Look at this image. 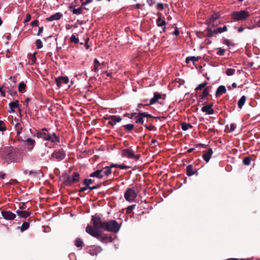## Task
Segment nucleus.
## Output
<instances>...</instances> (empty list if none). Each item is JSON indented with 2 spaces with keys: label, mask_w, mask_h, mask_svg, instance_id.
<instances>
[{
  "label": "nucleus",
  "mask_w": 260,
  "mask_h": 260,
  "mask_svg": "<svg viewBox=\"0 0 260 260\" xmlns=\"http://www.w3.org/2000/svg\"><path fill=\"white\" fill-rule=\"evenodd\" d=\"M91 221L93 226L87 225L86 232L103 243L107 242L109 238L100 231L101 229L105 231L117 233L120 229L116 221L111 220L108 221H103L101 217L96 215L92 216Z\"/></svg>",
  "instance_id": "nucleus-1"
},
{
  "label": "nucleus",
  "mask_w": 260,
  "mask_h": 260,
  "mask_svg": "<svg viewBox=\"0 0 260 260\" xmlns=\"http://www.w3.org/2000/svg\"><path fill=\"white\" fill-rule=\"evenodd\" d=\"M2 158L8 164L19 162L22 160V155L13 148H8L3 152Z\"/></svg>",
  "instance_id": "nucleus-2"
},
{
  "label": "nucleus",
  "mask_w": 260,
  "mask_h": 260,
  "mask_svg": "<svg viewBox=\"0 0 260 260\" xmlns=\"http://www.w3.org/2000/svg\"><path fill=\"white\" fill-rule=\"evenodd\" d=\"M37 137L44 141H48L52 143L59 142V138L54 133H49L46 128H43L38 132Z\"/></svg>",
  "instance_id": "nucleus-3"
},
{
  "label": "nucleus",
  "mask_w": 260,
  "mask_h": 260,
  "mask_svg": "<svg viewBox=\"0 0 260 260\" xmlns=\"http://www.w3.org/2000/svg\"><path fill=\"white\" fill-rule=\"evenodd\" d=\"M250 14L247 10L235 11L231 13V17L234 21H243L247 19Z\"/></svg>",
  "instance_id": "nucleus-4"
},
{
  "label": "nucleus",
  "mask_w": 260,
  "mask_h": 260,
  "mask_svg": "<svg viewBox=\"0 0 260 260\" xmlns=\"http://www.w3.org/2000/svg\"><path fill=\"white\" fill-rule=\"evenodd\" d=\"M125 200L129 203L135 201L137 197V192L133 188H128L124 194Z\"/></svg>",
  "instance_id": "nucleus-5"
},
{
  "label": "nucleus",
  "mask_w": 260,
  "mask_h": 260,
  "mask_svg": "<svg viewBox=\"0 0 260 260\" xmlns=\"http://www.w3.org/2000/svg\"><path fill=\"white\" fill-rule=\"evenodd\" d=\"M121 155L128 158H133L138 160L140 158L139 154H135V152L131 148L125 149L122 150Z\"/></svg>",
  "instance_id": "nucleus-6"
},
{
  "label": "nucleus",
  "mask_w": 260,
  "mask_h": 260,
  "mask_svg": "<svg viewBox=\"0 0 260 260\" xmlns=\"http://www.w3.org/2000/svg\"><path fill=\"white\" fill-rule=\"evenodd\" d=\"M66 156L64 151L62 149L55 150L51 155V159L53 160L60 161Z\"/></svg>",
  "instance_id": "nucleus-7"
},
{
  "label": "nucleus",
  "mask_w": 260,
  "mask_h": 260,
  "mask_svg": "<svg viewBox=\"0 0 260 260\" xmlns=\"http://www.w3.org/2000/svg\"><path fill=\"white\" fill-rule=\"evenodd\" d=\"M1 214L3 218L6 220H12L14 219L16 217L15 214L11 211H2Z\"/></svg>",
  "instance_id": "nucleus-8"
},
{
  "label": "nucleus",
  "mask_w": 260,
  "mask_h": 260,
  "mask_svg": "<svg viewBox=\"0 0 260 260\" xmlns=\"http://www.w3.org/2000/svg\"><path fill=\"white\" fill-rule=\"evenodd\" d=\"M55 82L57 86L60 87L64 84H67L69 79L67 77H59L55 79Z\"/></svg>",
  "instance_id": "nucleus-9"
},
{
  "label": "nucleus",
  "mask_w": 260,
  "mask_h": 260,
  "mask_svg": "<svg viewBox=\"0 0 260 260\" xmlns=\"http://www.w3.org/2000/svg\"><path fill=\"white\" fill-rule=\"evenodd\" d=\"M212 106L213 105L212 104L205 105L202 107V111L207 115L213 114L214 110L212 108Z\"/></svg>",
  "instance_id": "nucleus-10"
},
{
  "label": "nucleus",
  "mask_w": 260,
  "mask_h": 260,
  "mask_svg": "<svg viewBox=\"0 0 260 260\" xmlns=\"http://www.w3.org/2000/svg\"><path fill=\"white\" fill-rule=\"evenodd\" d=\"M102 250V249L100 246L92 247L89 249L88 253L91 255L94 256L101 252Z\"/></svg>",
  "instance_id": "nucleus-11"
},
{
  "label": "nucleus",
  "mask_w": 260,
  "mask_h": 260,
  "mask_svg": "<svg viewBox=\"0 0 260 260\" xmlns=\"http://www.w3.org/2000/svg\"><path fill=\"white\" fill-rule=\"evenodd\" d=\"M22 141L26 143L27 148L28 150H31L33 149L36 144V142L34 139L28 138L26 140Z\"/></svg>",
  "instance_id": "nucleus-12"
},
{
  "label": "nucleus",
  "mask_w": 260,
  "mask_h": 260,
  "mask_svg": "<svg viewBox=\"0 0 260 260\" xmlns=\"http://www.w3.org/2000/svg\"><path fill=\"white\" fill-rule=\"evenodd\" d=\"M213 154V150L211 148H209L207 151L205 152L203 155V158L204 160L208 162L211 157Z\"/></svg>",
  "instance_id": "nucleus-13"
},
{
  "label": "nucleus",
  "mask_w": 260,
  "mask_h": 260,
  "mask_svg": "<svg viewBox=\"0 0 260 260\" xmlns=\"http://www.w3.org/2000/svg\"><path fill=\"white\" fill-rule=\"evenodd\" d=\"M79 179V174L78 173H74L72 176L68 177V181L70 183L77 182Z\"/></svg>",
  "instance_id": "nucleus-14"
},
{
  "label": "nucleus",
  "mask_w": 260,
  "mask_h": 260,
  "mask_svg": "<svg viewBox=\"0 0 260 260\" xmlns=\"http://www.w3.org/2000/svg\"><path fill=\"white\" fill-rule=\"evenodd\" d=\"M62 14L61 13H60V12L56 13L55 14L51 15V16L47 17L46 18V20L48 21L57 20L60 19L61 18V17H62Z\"/></svg>",
  "instance_id": "nucleus-15"
},
{
  "label": "nucleus",
  "mask_w": 260,
  "mask_h": 260,
  "mask_svg": "<svg viewBox=\"0 0 260 260\" xmlns=\"http://www.w3.org/2000/svg\"><path fill=\"white\" fill-rule=\"evenodd\" d=\"M103 170H98L93 173H92L90 175V177H96L98 178H102L104 177V175L103 174Z\"/></svg>",
  "instance_id": "nucleus-16"
},
{
  "label": "nucleus",
  "mask_w": 260,
  "mask_h": 260,
  "mask_svg": "<svg viewBox=\"0 0 260 260\" xmlns=\"http://www.w3.org/2000/svg\"><path fill=\"white\" fill-rule=\"evenodd\" d=\"M14 127L17 132V135H20L23 129V124L17 122L15 124Z\"/></svg>",
  "instance_id": "nucleus-17"
},
{
  "label": "nucleus",
  "mask_w": 260,
  "mask_h": 260,
  "mask_svg": "<svg viewBox=\"0 0 260 260\" xmlns=\"http://www.w3.org/2000/svg\"><path fill=\"white\" fill-rule=\"evenodd\" d=\"M157 25L159 27H163L162 31L164 32L166 30V21L162 19L160 17H159L156 21Z\"/></svg>",
  "instance_id": "nucleus-18"
},
{
  "label": "nucleus",
  "mask_w": 260,
  "mask_h": 260,
  "mask_svg": "<svg viewBox=\"0 0 260 260\" xmlns=\"http://www.w3.org/2000/svg\"><path fill=\"white\" fill-rule=\"evenodd\" d=\"M16 213L20 217L26 218L30 215V213L27 211H20L17 210Z\"/></svg>",
  "instance_id": "nucleus-19"
},
{
  "label": "nucleus",
  "mask_w": 260,
  "mask_h": 260,
  "mask_svg": "<svg viewBox=\"0 0 260 260\" xmlns=\"http://www.w3.org/2000/svg\"><path fill=\"white\" fill-rule=\"evenodd\" d=\"M228 31V28L226 25H224L223 27H220L217 28L216 29H214L213 31V34H221L223 32H225Z\"/></svg>",
  "instance_id": "nucleus-20"
},
{
  "label": "nucleus",
  "mask_w": 260,
  "mask_h": 260,
  "mask_svg": "<svg viewBox=\"0 0 260 260\" xmlns=\"http://www.w3.org/2000/svg\"><path fill=\"white\" fill-rule=\"evenodd\" d=\"M161 98V95L157 92H155L154 93L153 98H152L150 100V105H152L155 103H156L159 99Z\"/></svg>",
  "instance_id": "nucleus-21"
},
{
  "label": "nucleus",
  "mask_w": 260,
  "mask_h": 260,
  "mask_svg": "<svg viewBox=\"0 0 260 260\" xmlns=\"http://www.w3.org/2000/svg\"><path fill=\"white\" fill-rule=\"evenodd\" d=\"M102 170H103V174L104 175V176H108L109 175H110L112 172V168L111 167H110V166H106L105 168H104Z\"/></svg>",
  "instance_id": "nucleus-22"
},
{
  "label": "nucleus",
  "mask_w": 260,
  "mask_h": 260,
  "mask_svg": "<svg viewBox=\"0 0 260 260\" xmlns=\"http://www.w3.org/2000/svg\"><path fill=\"white\" fill-rule=\"evenodd\" d=\"M37 52H35L33 54H28V61L30 63H35L36 61L37 58L36 54Z\"/></svg>",
  "instance_id": "nucleus-23"
},
{
  "label": "nucleus",
  "mask_w": 260,
  "mask_h": 260,
  "mask_svg": "<svg viewBox=\"0 0 260 260\" xmlns=\"http://www.w3.org/2000/svg\"><path fill=\"white\" fill-rule=\"evenodd\" d=\"M226 92V89L224 86L220 85L216 90L217 95H221Z\"/></svg>",
  "instance_id": "nucleus-24"
},
{
  "label": "nucleus",
  "mask_w": 260,
  "mask_h": 260,
  "mask_svg": "<svg viewBox=\"0 0 260 260\" xmlns=\"http://www.w3.org/2000/svg\"><path fill=\"white\" fill-rule=\"evenodd\" d=\"M246 101V97L244 95H243L238 102V107L240 109H242L243 105L245 104Z\"/></svg>",
  "instance_id": "nucleus-25"
},
{
  "label": "nucleus",
  "mask_w": 260,
  "mask_h": 260,
  "mask_svg": "<svg viewBox=\"0 0 260 260\" xmlns=\"http://www.w3.org/2000/svg\"><path fill=\"white\" fill-rule=\"evenodd\" d=\"M187 175L189 176L193 175L195 173V171L192 169L191 165H188L186 167Z\"/></svg>",
  "instance_id": "nucleus-26"
},
{
  "label": "nucleus",
  "mask_w": 260,
  "mask_h": 260,
  "mask_svg": "<svg viewBox=\"0 0 260 260\" xmlns=\"http://www.w3.org/2000/svg\"><path fill=\"white\" fill-rule=\"evenodd\" d=\"M26 87V85L24 82H21L18 85V91L20 92L23 93L25 91V89Z\"/></svg>",
  "instance_id": "nucleus-27"
},
{
  "label": "nucleus",
  "mask_w": 260,
  "mask_h": 260,
  "mask_svg": "<svg viewBox=\"0 0 260 260\" xmlns=\"http://www.w3.org/2000/svg\"><path fill=\"white\" fill-rule=\"evenodd\" d=\"M29 226V222H23L22 225H21V226L20 228V231L21 232H24V231H25L27 229H28Z\"/></svg>",
  "instance_id": "nucleus-28"
},
{
  "label": "nucleus",
  "mask_w": 260,
  "mask_h": 260,
  "mask_svg": "<svg viewBox=\"0 0 260 260\" xmlns=\"http://www.w3.org/2000/svg\"><path fill=\"white\" fill-rule=\"evenodd\" d=\"M83 10V8L82 7H80L78 8L74 9L72 10V13L74 14L80 15V14H82Z\"/></svg>",
  "instance_id": "nucleus-29"
},
{
  "label": "nucleus",
  "mask_w": 260,
  "mask_h": 260,
  "mask_svg": "<svg viewBox=\"0 0 260 260\" xmlns=\"http://www.w3.org/2000/svg\"><path fill=\"white\" fill-rule=\"evenodd\" d=\"M136 122L142 124L144 123L143 118L140 113L136 117Z\"/></svg>",
  "instance_id": "nucleus-30"
},
{
  "label": "nucleus",
  "mask_w": 260,
  "mask_h": 260,
  "mask_svg": "<svg viewBox=\"0 0 260 260\" xmlns=\"http://www.w3.org/2000/svg\"><path fill=\"white\" fill-rule=\"evenodd\" d=\"M108 119H112L114 120L116 123L119 122L121 121V118L119 116H110L108 117Z\"/></svg>",
  "instance_id": "nucleus-31"
},
{
  "label": "nucleus",
  "mask_w": 260,
  "mask_h": 260,
  "mask_svg": "<svg viewBox=\"0 0 260 260\" xmlns=\"http://www.w3.org/2000/svg\"><path fill=\"white\" fill-rule=\"evenodd\" d=\"M191 127H192L191 125L189 123H183L181 124V128H182V130H183L184 131L187 130L189 128H191Z\"/></svg>",
  "instance_id": "nucleus-32"
},
{
  "label": "nucleus",
  "mask_w": 260,
  "mask_h": 260,
  "mask_svg": "<svg viewBox=\"0 0 260 260\" xmlns=\"http://www.w3.org/2000/svg\"><path fill=\"white\" fill-rule=\"evenodd\" d=\"M198 59V57H196L195 56H190V57H187L186 58L185 61L187 63H188L190 61H192L193 62H194L197 61Z\"/></svg>",
  "instance_id": "nucleus-33"
},
{
  "label": "nucleus",
  "mask_w": 260,
  "mask_h": 260,
  "mask_svg": "<svg viewBox=\"0 0 260 260\" xmlns=\"http://www.w3.org/2000/svg\"><path fill=\"white\" fill-rule=\"evenodd\" d=\"M222 43L223 44H225V45H227L229 47L230 46H233L234 45V44L232 43V42L230 40H228L227 39H223L222 40Z\"/></svg>",
  "instance_id": "nucleus-34"
},
{
  "label": "nucleus",
  "mask_w": 260,
  "mask_h": 260,
  "mask_svg": "<svg viewBox=\"0 0 260 260\" xmlns=\"http://www.w3.org/2000/svg\"><path fill=\"white\" fill-rule=\"evenodd\" d=\"M9 106L10 108H15L18 107V101H15L10 103Z\"/></svg>",
  "instance_id": "nucleus-35"
},
{
  "label": "nucleus",
  "mask_w": 260,
  "mask_h": 260,
  "mask_svg": "<svg viewBox=\"0 0 260 260\" xmlns=\"http://www.w3.org/2000/svg\"><path fill=\"white\" fill-rule=\"evenodd\" d=\"M75 245L77 247H82L83 245V242L80 238H77L75 241Z\"/></svg>",
  "instance_id": "nucleus-36"
},
{
  "label": "nucleus",
  "mask_w": 260,
  "mask_h": 260,
  "mask_svg": "<svg viewBox=\"0 0 260 260\" xmlns=\"http://www.w3.org/2000/svg\"><path fill=\"white\" fill-rule=\"evenodd\" d=\"M70 41L72 43L77 44L79 42V40L78 38H77L75 35H73L70 37Z\"/></svg>",
  "instance_id": "nucleus-37"
},
{
  "label": "nucleus",
  "mask_w": 260,
  "mask_h": 260,
  "mask_svg": "<svg viewBox=\"0 0 260 260\" xmlns=\"http://www.w3.org/2000/svg\"><path fill=\"white\" fill-rule=\"evenodd\" d=\"M225 73L228 76H232L235 74V70L234 69H228Z\"/></svg>",
  "instance_id": "nucleus-38"
},
{
  "label": "nucleus",
  "mask_w": 260,
  "mask_h": 260,
  "mask_svg": "<svg viewBox=\"0 0 260 260\" xmlns=\"http://www.w3.org/2000/svg\"><path fill=\"white\" fill-rule=\"evenodd\" d=\"M209 93V90L208 87H205L204 89L203 90L202 94V98H204L205 97L207 96Z\"/></svg>",
  "instance_id": "nucleus-39"
},
{
  "label": "nucleus",
  "mask_w": 260,
  "mask_h": 260,
  "mask_svg": "<svg viewBox=\"0 0 260 260\" xmlns=\"http://www.w3.org/2000/svg\"><path fill=\"white\" fill-rule=\"evenodd\" d=\"M207 82H205L203 83H201V84H200L199 85H198V86L196 88L195 90H201L202 88H204L206 87V86L207 85Z\"/></svg>",
  "instance_id": "nucleus-40"
},
{
  "label": "nucleus",
  "mask_w": 260,
  "mask_h": 260,
  "mask_svg": "<svg viewBox=\"0 0 260 260\" xmlns=\"http://www.w3.org/2000/svg\"><path fill=\"white\" fill-rule=\"evenodd\" d=\"M36 44L37 46V48L39 49L42 48L43 46V43L40 39H38L36 40Z\"/></svg>",
  "instance_id": "nucleus-41"
},
{
  "label": "nucleus",
  "mask_w": 260,
  "mask_h": 260,
  "mask_svg": "<svg viewBox=\"0 0 260 260\" xmlns=\"http://www.w3.org/2000/svg\"><path fill=\"white\" fill-rule=\"evenodd\" d=\"M92 183V181L91 179H84V182H83V184L84 185H85L86 186H87V187H89V185L90 184H91Z\"/></svg>",
  "instance_id": "nucleus-42"
},
{
  "label": "nucleus",
  "mask_w": 260,
  "mask_h": 260,
  "mask_svg": "<svg viewBox=\"0 0 260 260\" xmlns=\"http://www.w3.org/2000/svg\"><path fill=\"white\" fill-rule=\"evenodd\" d=\"M218 51L217 52V54L219 56H222L224 55L225 53V50L223 49H222L221 48H219L218 49Z\"/></svg>",
  "instance_id": "nucleus-43"
},
{
  "label": "nucleus",
  "mask_w": 260,
  "mask_h": 260,
  "mask_svg": "<svg viewBox=\"0 0 260 260\" xmlns=\"http://www.w3.org/2000/svg\"><path fill=\"white\" fill-rule=\"evenodd\" d=\"M125 129L128 131H132L134 128V125L132 124H128L124 126Z\"/></svg>",
  "instance_id": "nucleus-44"
},
{
  "label": "nucleus",
  "mask_w": 260,
  "mask_h": 260,
  "mask_svg": "<svg viewBox=\"0 0 260 260\" xmlns=\"http://www.w3.org/2000/svg\"><path fill=\"white\" fill-rule=\"evenodd\" d=\"M6 128L5 126V123L4 121L0 120V131H6Z\"/></svg>",
  "instance_id": "nucleus-45"
},
{
  "label": "nucleus",
  "mask_w": 260,
  "mask_h": 260,
  "mask_svg": "<svg viewBox=\"0 0 260 260\" xmlns=\"http://www.w3.org/2000/svg\"><path fill=\"white\" fill-rule=\"evenodd\" d=\"M243 164L245 165H249L250 163V159L247 157H245L244 159H243Z\"/></svg>",
  "instance_id": "nucleus-46"
},
{
  "label": "nucleus",
  "mask_w": 260,
  "mask_h": 260,
  "mask_svg": "<svg viewBox=\"0 0 260 260\" xmlns=\"http://www.w3.org/2000/svg\"><path fill=\"white\" fill-rule=\"evenodd\" d=\"M256 27H260V16L258 17V20L256 21L255 24L252 26V28H254Z\"/></svg>",
  "instance_id": "nucleus-47"
},
{
  "label": "nucleus",
  "mask_w": 260,
  "mask_h": 260,
  "mask_svg": "<svg viewBox=\"0 0 260 260\" xmlns=\"http://www.w3.org/2000/svg\"><path fill=\"white\" fill-rule=\"evenodd\" d=\"M156 7L158 10H162L164 9V5L162 3H157Z\"/></svg>",
  "instance_id": "nucleus-48"
},
{
  "label": "nucleus",
  "mask_w": 260,
  "mask_h": 260,
  "mask_svg": "<svg viewBox=\"0 0 260 260\" xmlns=\"http://www.w3.org/2000/svg\"><path fill=\"white\" fill-rule=\"evenodd\" d=\"M135 206V205H132V206H128L127 208L126 212L128 213H130L133 210Z\"/></svg>",
  "instance_id": "nucleus-49"
},
{
  "label": "nucleus",
  "mask_w": 260,
  "mask_h": 260,
  "mask_svg": "<svg viewBox=\"0 0 260 260\" xmlns=\"http://www.w3.org/2000/svg\"><path fill=\"white\" fill-rule=\"evenodd\" d=\"M39 21L38 20H35L33 21L31 24L32 26H38L39 25Z\"/></svg>",
  "instance_id": "nucleus-50"
},
{
  "label": "nucleus",
  "mask_w": 260,
  "mask_h": 260,
  "mask_svg": "<svg viewBox=\"0 0 260 260\" xmlns=\"http://www.w3.org/2000/svg\"><path fill=\"white\" fill-rule=\"evenodd\" d=\"M31 19V15L29 14H27L26 16V18L24 21V23L28 22Z\"/></svg>",
  "instance_id": "nucleus-51"
},
{
  "label": "nucleus",
  "mask_w": 260,
  "mask_h": 260,
  "mask_svg": "<svg viewBox=\"0 0 260 260\" xmlns=\"http://www.w3.org/2000/svg\"><path fill=\"white\" fill-rule=\"evenodd\" d=\"M140 115L143 117V118L144 117H151V115L149 114H147L146 113H145V112H143V113H140Z\"/></svg>",
  "instance_id": "nucleus-52"
},
{
  "label": "nucleus",
  "mask_w": 260,
  "mask_h": 260,
  "mask_svg": "<svg viewBox=\"0 0 260 260\" xmlns=\"http://www.w3.org/2000/svg\"><path fill=\"white\" fill-rule=\"evenodd\" d=\"M131 167L129 166L123 165H120L119 166V168H120V169H129Z\"/></svg>",
  "instance_id": "nucleus-53"
},
{
  "label": "nucleus",
  "mask_w": 260,
  "mask_h": 260,
  "mask_svg": "<svg viewBox=\"0 0 260 260\" xmlns=\"http://www.w3.org/2000/svg\"><path fill=\"white\" fill-rule=\"evenodd\" d=\"M92 0H86V1H85V2H83L82 3V6H86V5H87V4H88L90 3H91V2H92Z\"/></svg>",
  "instance_id": "nucleus-54"
},
{
  "label": "nucleus",
  "mask_w": 260,
  "mask_h": 260,
  "mask_svg": "<svg viewBox=\"0 0 260 260\" xmlns=\"http://www.w3.org/2000/svg\"><path fill=\"white\" fill-rule=\"evenodd\" d=\"M43 30H44V28H43V26L39 27L38 32L37 33V35L40 36L43 31Z\"/></svg>",
  "instance_id": "nucleus-55"
},
{
  "label": "nucleus",
  "mask_w": 260,
  "mask_h": 260,
  "mask_svg": "<svg viewBox=\"0 0 260 260\" xmlns=\"http://www.w3.org/2000/svg\"><path fill=\"white\" fill-rule=\"evenodd\" d=\"M69 257L71 260H75L76 259L75 255L73 253H71V254H69Z\"/></svg>",
  "instance_id": "nucleus-56"
},
{
  "label": "nucleus",
  "mask_w": 260,
  "mask_h": 260,
  "mask_svg": "<svg viewBox=\"0 0 260 260\" xmlns=\"http://www.w3.org/2000/svg\"><path fill=\"white\" fill-rule=\"evenodd\" d=\"M100 65H94V68L93 69V71L94 72H98L99 70V66Z\"/></svg>",
  "instance_id": "nucleus-57"
},
{
  "label": "nucleus",
  "mask_w": 260,
  "mask_h": 260,
  "mask_svg": "<svg viewBox=\"0 0 260 260\" xmlns=\"http://www.w3.org/2000/svg\"><path fill=\"white\" fill-rule=\"evenodd\" d=\"M173 34L175 36H178L179 34V31L178 28H176L173 31Z\"/></svg>",
  "instance_id": "nucleus-58"
},
{
  "label": "nucleus",
  "mask_w": 260,
  "mask_h": 260,
  "mask_svg": "<svg viewBox=\"0 0 260 260\" xmlns=\"http://www.w3.org/2000/svg\"><path fill=\"white\" fill-rule=\"evenodd\" d=\"M108 123H109V124H110V125H111L112 126L116 124V122L112 119H109Z\"/></svg>",
  "instance_id": "nucleus-59"
},
{
  "label": "nucleus",
  "mask_w": 260,
  "mask_h": 260,
  "mask_svg": "<svg viewBox=\"0 0 260 260\" xmlns=\"http://www.w3.org/2000/svg\"><path fill=\"white\" fill-rule=\"evenodd\" d=\"M88 188V187H87V186H86L85 187H81L79 191L80 192H83V191H85Z\"/></svg>",
  "instance_id": "nucleus-60"
},
{
  "label": "nucleus",
  "mask_w": 260,
  "mask_h": 260,
  "mask_svg": "<svg viewBox=\"0 0 260 260\" xmlns=\"http://www.w3.org/2000/svg\"><path fill=\"white\" fill-rule=\"evenodd\" d=\"M235 128V125L233 123L230 124V131H234Z\"/></svg>",
  "instance_id": "nucleus-61"
},
{
  "label": "nucleus",
  "mask_w": 260,
  "mask_h": 260,
  "mask_svg": "<svg viewBox=\"0 0 260 260\" xmlns=\"http://www.w3.org/2000/svg\"><path fill=\"white\" fill-rule=\"evenodd\" d=\"M147 4L150 6H152L153 2L152 0H147Z\"/></svg>",
  "instance_id": "nucleus-62"
},
{
  "label": "nucleus",
  "mask_w": 260,
  "mask_h": 260,
  "mask_svg": "<svg viewBox=\"0 0 260 260\" xmlns=\"http://www.w3.org/2000/svg\"><path fill=\"white\" fill-rule=\"evenodd\" d=\"M96 64H97V65H100L101 64L100 63L99 60L96 58L94 59V65H96Z\"/></svg>",
  "instance_id": "nucleus-63"
},
{
  "label": "nucleus",
  "mask_w": 260,
  "mask_h": 260,
  "mask_svg": "<svg viewBox=\"0 0 260 260\" xmlns=\"http://www.w3.org/2000/svg\"><path fill=\"white\" fill-rule=\"evenodd\" d=\"M110 166L112 169L113 168H119V165L117 164H112Z\"/></svg>",
  "instance_id": "nucleus-64"
}]
</instances>
